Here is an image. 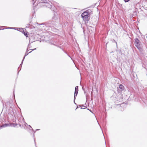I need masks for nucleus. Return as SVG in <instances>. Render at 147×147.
Masks as SVG:
<instances>
[{
    "mask_svg": "<svg viewBox=\"0 0 147 147\" xmlns=\"http://www.w3.org/2000/svg\"><path fill=\"white\" fill-rule=\"evenodd\" d=\"M32 3L34 6H46L53 11H55L56 8L52 3L48 0H32Z\"/></svg>",
    "mask_w": 147,
    "mask_h": 147,
    "instance_id": "nucleus-1",
    "label": "nucleus"
},
{
    "mask_svg": "<svg viewBox=\"0 0 147 147\" xmlns=\"http://www.w3.org/2000/svg\"><path fill=\"white\" fill-rule=\"evenodd\" d=\"M14 116V112L13 109L11 108L7 115V117L8 121H10L13 119Z\"/></svg>",
    "mask_w": 147,
    "mask_h": 147,
    "instance_id": "nucleus-2",
    "label": "nucleus"
},
{
    "mask_svg": "<svg viewBox=\"0 0 147 147\" xmlns=\"http://www.w3.org/2000/svg\"><path fill=\"white\" fill-rule=\"evenodd\" d=\"M88 15V12L87 11H85L82 14L81 16L83 20L86 22H88L89 20Z\"/></svg>",
    "mask_w": 147,
    "mask_h": 147,
    "instance_id": "nucleus-3",
    "label": "nucleus"
},
{
    "mask_svg": "<svg viewBox=\"0 0 147 147\" xmlns=\"http://www.w3.org/2000/svg\"><path fill=\"white\" fill-rule=\"evenodd\" d=\"M78 91V86H76L75 87V91L74 93V100H75L76 99V96Z\"/></svg>",
    "mask_w": 147,
    "mask_h": 147,
    "instance_id": "nucleus-4",
    "label": "nucleus"
},
{
    "mask_svg": "<svg viewBox=\"0 0 147 147\" xmlns=\"http://www.w3.org/2000/svg\"><path fill=\"white\" fill-rule=\"evenodd\" d=\"M28 49H27V51H26V53H25V55L24 56V57L23 58V59L22 61V63H21V64L20 65V66H22V64L23 63V61L25 58V57L26 56V55H27L28 54V53L27 54V52H28Z\"/></svg>",
    "mask_w": 147,
    "mask_h": 147,
    "instance_id": "nucleus-5",
    "label": "nucleus"
},
{
    "mask_svg": "<svg viewBox=\"0 0 147 147\" xmlns=\"http://www.w3.org/2000/svg\"><path fill=\"white\" fill-rule=\"evenodd\" d=\"M119 88L121 90H123L124 89V87L123 86L122 84H120L119 85Z\"/></svg>",
    "mask_w": 147,
    "mask_h": 147,
    "instance_id": "nucleus-6",
    "label": "nucleus"
},
{
    "mask_svg": "<svg viewBox=\"0 0 147 147\" xmlns=\"http://www.w3.org/2000/svg\"><path fill=\"white\" fill-rule=\"evenodd\" d=\"M135 45L138 49H139L140 48V44L139 43H135Z\"/></svg>",
    "mask_w": 147,
    "mask_h": 147,
    "instance_id": "nucleus-7",
    "label": "nucleus"
},
{
    "mask_svg": "<svg viewBox=\"0 0 147 147\" xmlns=\"http://www.w3.org/2000/svg\"><path fill=\"white\" fill-rule=\"evenodd\" d=\"M139 40L137 38H136L135 40V43H139Z\"/></svg>",
    "mask_w": 147,
    "mask_h": 147,
    "instance_id": "nucleus-8",
    "label": "nucleus"
},
{
    "mask_svg": "<svg viewBox=\"0 0 147 147\" xmlns=\"http://www.w3.org/2000/svg\"><path fill=\"white\" fill-rule=\"evenodd\" d=\"M17 124L15 123H12L11 124V126L12 127H15L16 126Z\"/></svg>",
    "mask_w": 147,
    "mask_h": 147,
    "instance_id": "nucleus-9",
    "label": "nucleus"
},
{
    "mask_svg": "<svg viewBox=\"0 0 147 147\" xmlns=\"http://www.w3.org/2000/svg\"><path fill=\"white\" fill-rule=\"evenodd\" d=\"M23 32L24 35H25V36H27V33L25 31H24V30H23Z\"/></svg>",
    "mask_w": 147,
    "mask_h": 147,
    "instance_id": "nucleus-10",
    "label": "nucleus"
},
{
    "mask_svg": "<svg viewBox=\"0 0 147 147\" xmlns=\"http://www.w3.org/2000/svg\"><path fill=\"white\" fill-rule=\"evenodd\" d=\"M8 124H4L2 126H1V127H7V126L8 125Z\"/></svg>",
    "mask_w": 147,
    "mask_h": 147,
    "instance_id": "nucleus-11",
    "label": "nucleus"
},
{
    "mask_svg": "<svg viewBox=\"0 0 147 147\" xmlns=\"http://www.w3.org/2000/svg\"><path fill=\"white\" fill-rule=\"evenodd\" d=\"M125 2H128L130 0H124Z\"/></svg>",
    "mask_w": 147,
    "mask_h": 147,
    "instance_id": "nucleus-12",
    "label": "nucleus"
},
{
    "mask_svg": "<svg viewBox=\"0 0 147 147\" xmlns=\"http://www.w3.org/2000/svg\"><path fill=\"white\" fill-rule=\"evenodd\" d=\"M3 27V26H0V30L1 29H2V30L3 29H4L2 28Z\"/></svg>",
    "mask_w": 147,
    "mask_h": 147,
    "instance_id": "nucleus-13",
    "label": "nucleus"
},
{
    "mask_svg": "<svg viewBox=\"0 0 147 147\" xmlns=\"http://www.w3.org/2000/svg\"><path fill=\"white\" fill-rule=\"evenodd\" d=\"M8 28H10V29H13V28H14L9 27Z\"/></svg>",
    "mask_w": 147,
    "mask_h": 147,
    "instance_id": "nucleus-14",
    "label": "nucleus"
},
{
    "mask_svg": "<svg viewBox=\"0 0 147 147\" xmlns=\"http://www.w3.org/2000/svg\"><path fill=\"white\" fill-rule=\"evenodd\" d=\"M29 127H30L31 128H32V130H33V129L32 128V127H31L30 125H29Z\"/></svg>",
    "mask_w": 147,
    "mask_h": 147,
    "instance_id": "nucleus-15",
    "label": "nucleus"
},
{
    "mask_svg": "<svg viewBox=\"0 0 147 147\" xmlns=\"http://www.w3.org/2000/svg\"><path fill=\"white\" fill-rule=\"evenodd\" d=\"M36 48H35L34 49H32V51H33V50H36Z\"/></svg>",
    "mask_w": 147,
    "mask_h": 147,
    "instance_id": "nucleus-16",
    "label": "nucleus"
},
{
    "mask_svg": "<svg viewBox=\"0 0 147 147\" xmlns=\"http://www.w3.org/2000/svg\"><path fill=\"white\" fill-rule=\"evenodd\" d=\"M19 29H20V30L21 29L22 30H23V29H22V28H19Z\"/></svg>",
    "mask_w": 147,
    "mask_h": 147,
    "instance_id": "nucleus-17",
    "label": "nucleus"
},
{
    "mask_svg": "<svg viewBox=\"0 0 147 147\" xmlns=\"http://www.w3.org/2000/svg\"><path fill=\"white\" fill-rule=\"evenodd\" d=\"M39 130V129H36V131L38 130Z\"/></svg>",
    "mask_w": 147,
    "mask_h": 147,
    "instance_id": "nucleus-18",
    "label": "nucleus"
},
{
    "mask_svg": "<svg viewBox=\"0 0 147 147\" xmlns=\"http://www.w3.org/2000/svg\"><path fill=\"white\" fill-rule=\"evenodd\" d=\"M68 56H69L71 58V57H70V56L69 55H68Z\"/></svg>",
    "mask_w": 147,
    "mask_h": 147,
    "instance_id": "nucleus-19",
    "label": "nucleus"
},
{
    "mask_svg": "<svg viewBox=\"0 0 147 147\" xmlns=\"http://www.w3.org/2000/svg\"><path fill=\"white\" fill-rule=\"evenodd\" d=\"M28 26L29 25V24H27Z\"/></svg>",
    "mask_w": 147,
    "mask_h": 147,
    "instance_id": "nucleus-20",
    "label": "nucleus"
},
{
    "mask_svg": "<svg viewBox=\"0 0 147 147\" xmlns=\"http://www.w3.org/2000/svg\"><path fill=\"white\" fill-rule=\"evenodd\" d=\"M31 52H31H29V53H30V52Z\"/></svg>",
    "mask_w": 147,
    "mask_h": 147,
    "instance_id": "nucleus-21",
    "label": "nucleus"
},
{
    "mask_svg": "<svg viewBox=\"0 0 147 147\" xmlns=\"http://www.w3.org/2000/svg\"><path fill=\"white\" fill-rule=\"evenodd\" d=\"M20 126H21V125H20Z\"/></svg>",
    "mask_w": 147,
    "mask_h": 147,
    "instance_id": "nucleus-22",
    "label": "nucleus"
}]
</instances>
